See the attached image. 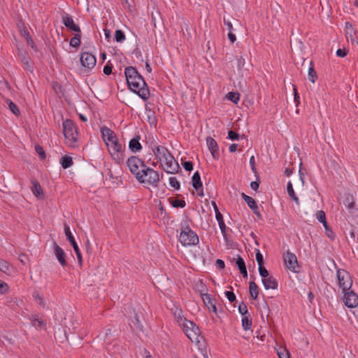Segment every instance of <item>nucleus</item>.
Listing matches in <instances>:
<instances>
[{"label":"nucleus","instance_id":"obj_2","mask_svg":"<svg viewBox=\"0 0 358 358\" xmlns=\"http://www.w3.org/2000/svg\"><path fill=\"white\" fill-rule=\"evenodd\" d=\"M63 133L66 144L71 148L78 147V132L74 122L66 119L63 122Z\"/></svg>","mask_w":358,"mask_h":358},{"label":"nucleus","instance_id":"obj_51","mask_svg":"<svg viewBox=\"0 0 358 358\" xmlns=\"http://www.w3.org/2000/svg\"><path fill=\"white\" fill-rule=\"evenodd\" d=\"M238 310L239 313L243 316H245V315L248 313V308L244 302L240 303L238 306Z\"/></svg>","mask_w":358,"mask_h":358},{"label":"nucleus","instance_id":"obj_58","mask_svg":"<svg viewBox=\"0 0 358 358\" xmlns=\"http://www.w3.org/2000/svg\"><path fill=\"white\" fill-rule=\"evenodd\" d=\"M256 260L259 264V266L264 265V258L259 251H258L256 254Z\"/></svg>","mask_w":358,"mask_h":358},{"label":"nucleus","instance_id":"obj_22","mask_svg":"<svg viewBox=\"0 0 358 358\" xmlns=\"http://www.w3.org/2000/svg\"><path fill=\"white\" fill-rule=\"evenodd\" d=\"M100 132H101V137H102L103 141L105 142V143H106L107 142H108L110 140H113L114 138H115L117 136L115 133L112 129H110V128H108L106 126L102 127L101 128Z\"/></svg>","mask_w":358,"mask_h":358},{"label":"nucleus","instance_id":"obj_30","mask_svg":"<svg viewBox=\"0 0 358 358\" xmlns=\"http://www.w3.org/2000/svg\"><path fill=\"white\" fill-rule=\"evenodd\" d=\"M146 115L148 122L150 124V126L156 127L157 124V120L155 116V111L151 109L146 110Z\"/></svg>","mask_w":358,"mask_h":358},{"label":"nucleus","instance_id":"obj_13","mask_svg":"<svg viewBox=\"0 0 358 358\" xmlns=\"http://www.w3.org/2000/svg\"><path fill=\"white\" fill-rule=\"evenodd\" d=\"M80 62L83 67L87 70H92L96 65V59L92 53L83 52L80 55Z\"/></svg>","mask_w":358,"mask_h":358},{"label":"nucleus","instance_id":"obj_17","mask_svg":"<svg viewBox=\"0 0 358 358\" xmlns=\"http://www.w3.org/2000/svg\"><path fill=\"white\" fill-rule=\"evenodd\" d=\"M343 204L345 205L346 208L348 210L349 213L350 214H353L357 210L355 203V199L353 195L350 193H347L345 194Z\"/></svg>","mask_w":358,"mask_h":358},{"label":"nucleus","instance_id":"obj_14","mask_svg":"<svg viewBox=\"0 0 358 358\" xmlns=\"http://www.w3.org/2000/svg\"><path fill=\"white\" fill-rule=\"evenodd\" d=\"M151 150L157 162L162 161V158L168 155V152H169L165 146L158 145L157 143H151Z\"/></svg>","mask_w":358,"mask_h":358},{"label":"nucleus","instance_id":"obj_7","mask_svg":"<svg viewBox=\"0 0 358 358\" xmlns=\"http://www.w3.org/2000/svg\"><path fill=\"white\" fill-rule=\"evenodd\" d=\"M336 278L339 287L342 289V291L350 289L352 285V278L348 271L345 269L337 268Z\"/></svg>","mask_w":358,"mask_h":358},{"label":"nucleus","instance_id":"obj_8","mask_svg":"<svg viewBox=\"0 0 358 358\" xmlns=\"http://www.w3.org/2000/svg\"><path fill=\"white\" fill-rule=\"evenodd\" d=\"M127 166L136 180L140 176L141 169L145 166V162L136 156H131L127 161Z\"/></svg>","mask_w":358,"mask_h":358},{"label":"nucleus","instance_id":"obj_37","mask_svg":"<svg viewBox=\"0 0 358 358\" xmlns=\"http://www.w3.org/2000/svg\"><path fill=\"white\" fill-rule=\"evenodd\" d=\"M227 97L233 103H237L240 100V94L238 92H230L227 94Z\"/></svg>","mask_w":358,"mask_h":358},{"label":"nucleus","instance_id":"obj_18","mask_svg":"<svg viewBox=\"0 0 358 358\" xmlns=\"http://www.w3.org/2000/svg\"><path fill=\"white\" fill-rule=\"evenodd\" d=\"M192 183L194 188L196 190L197 194L199 196H203V185L201 180V176L198 171H196L192 178Z\"/></svg>","mask_w":358,"mask_h":358},{"label":"nucleus","instance_id":"obj_23","mask_svg":"<svg viewBox=\"0 0 358 358\" xmlns=\"http://www.w3.org/2000/svg\"><path fill=\"white\" fill-rule=\"evenodd\" d=\"M172 314L179 326L186 322L187 320L184 317L183 313L181 308L175 307L171 309Z\"/></svg>","mask_w":358,"mask_h":358},{"label":"nucleus","instance_id":"obj_12","mask_svg":"<svg viewBox=\"0 0 358 358\" xmlns=\"http://www.w3.org/2000/svg\"><path fill=\"white\" fill-rule=\"evenodd\" d=\"M284 262L286 267L294 273H297L296 268L299 266L298 261L296 255L287 251L284 255Z\"/></svg>","mask_w":358,"mask_h":358},{"label":"nucleus","instance_id":"obj_1","mask_svg":"<svg viewBox=\"0 0 358 358\" xmlns=\"http://www.w3.org/2000/svg\"><path fill=\"white\" fill-rule=\"evenodd\" d=\"M124 75L129 89L143 100L147 101L150 96V90L143 76L133 66L126 67Z\"/></svg>","mask_w":358,"mask_h":358},{"label":"nucleus","instance_id":"obj_26","mask_svg":"<svg viewBox=\"0 0 358 358\" xmlns=\"http://www.w3.org/2000/svg\"><path fill=\"white\" fill-rule=\"evenodd\" d=\"M31 182L32 185L31 191L34 195L38 198L43 197V191L39 182L35 179H32Z\"/></svg>","mask_w":358,"mask_h":358},{"label":"nucleus","instance_id":"obj_57","mask_svg":"<svg viewBox=\"0 0 358 358\" xmlns=\"http://www.w3.org/2000/svg\"><path fill=\"white\" fill-rule=\"evenodd\" d=\"M113 66L111 64L107 63L106 66L103 67V73L108 76L112 73Z\"/></svg>","mask_w":358,"mask_h":358},{"label":"nucleus","instance_id":"obj_11","mask_svg":"<svg viewBox=\"0 0 358 358\" xmlns=\"http://www.w3.org/2000/svg\"><path fill=\"white\" fill-rule=\"evenodd\" d=\"M343 302L348 308H355L358 306V295L352 290L343 291Z\"/></svg>","mask_w":358,"mask_h":358},{"label":"nucleus","instance_id":"obj_28","mask_svg":"<svg viewBox=\"0 0 358 358\" xmlns=\"http://www.w3.org/2000/svg\"><path fill=\"white\" fill-rule=\"evenodd\" d=\"M287 194H288L289 196L296 203V204L297 206H299V204H300L299 199L298 196H296V194H295V192L293 189L292 183L291 181H289L287 182Z\"/></svg>","mask_w":358,"mask_h":358},{"label":"nucleus","instance_id":"obj_6","mask_svg":"<svg viewBox=\"0 0 358 358\" xmlns=\"http://www.w3.org/2000/svg\"><path fill=\"white\" fill-rule=\"evenodd\" d=\"M106 145L113 159L117 163L122 162L123 160L122 152L124 149L117 136L107 142Z\"/></svg>","mask_w":358,"mask_h":358},{"label":"nucleus","instance_id":"obj_24","mask_svg":"<svg viewBox=\"0 0 358 358\" xmlns=\"http://www.w3.org/2000/svg\"><path fill=\"white\" fill-rule=\"evenodd\" d=\"M262 280L266 289H276L278 288V282L273 275L265 278Z\"/></svg>","mask_w":358,"mask_h":358},{"label":"nucleus","instance_id":"obj_32","mask_svg":"<svg viewBox=\"0 0 358 358\" xmlns=\"http://www.w3.org/2000/svg\"><path fill=\"white\" fill-rule=\"evenodd\" d=\"M73 159L71 157L64 156L60 159V164L63 169H66L73 165Z\"/></svg>","mask_w":358,"mask_h":358},{"label":"nucleus","instance_id":"obj_4","mask_svg":"<svg viewBox=\"0 0 358 358\" xmlns=\"http://www.w3.org/2000/svg\"><path fill=\"white\" fill-rule=\"evenodd\" d=\"M180 230L179 241L183 246L196 245L199 243V236L187 223L182 224Z\"/></svg>","mask_w":358,"mask_h":358},{"label":"nucleus","instance_id":"obj_53","mask_svg":"<svg viewBox=\"0 0 358 358\" xmlns=\"http://www.w3.org/2000/svg\"><path fill=\"white\" fill-rule=\"evenodd\" d=\"M225 295L227 298V299L231 302L233 303L236 301V295L232 291H227L225 292Z\"/></svg>","mask_w":358,"mask_h":358},{"label":"nucleus","instance_id":"obj_35","mask_svg":"<svg viewBox=\"0 0 358 358\" xmlns=\"http://www.w3.org/2000/svg\"><path fill=\"white\" fill-rule=\"evenodd\" d=\"M80 45V33H76L70 40V45L78 48Z\"/></svg>","mask_w":358,"mask_h":358},{"label":"nucleus","instance_id":"obj_48","mask_svg":"<svg viewBox=\"0 0 358 358\" xmlns=\"http://www.w3.org/2000/svg\"><path fill=\"white\" fill-rule=\"evenodd\" d=\"M9 290L8 284L5 282L0 280V294H4Z\"/></svg>","mask_w":358,"mask_h":358},{"label":"nucleus","instance_id":"obj_9","mask_svg":"<svg viewBox=\"0 0 358 358\" xmlns=\"http://www.w3.org/2000/svg\"><path fill=\"white\" fill-rule=\"evenodd\" d=\"M185 335L192 341H196L200 334V329L193 322L187 320L180 325Z\"/></svg>","mask_w":358,"mask_h":358},{"label":"nucleus","instance_id":"obj_44","mask_svg":"<svg viewBox=\"0 0 358 358\" xmlns=\"http://www.w3.org/2000/svg\"><path fill=\"white\" fill-rule=\"evenodd\" d=\"M169 184L175 189L178 190L180 187V182L178 181L176 177L169 178Z\"/></svg>","mask_w":358,"mask_h":358},{"label":"nucleus","instance_id":"obj_29","mask_svg":"<svg viewBox=\"0 0 358 358\" xmlns=\"http://www.w3.org/2000/svg\"><path fill=\"white\" fill-rule=\"evenodd\" d=\"M249 291H250L251 297L252 299H254L255 300H256L259 295V287L254 281L250 282Z\"/></svg>","mask_w":358,"mask_h":358},{"label":"nucleus","instance_id":"obj_43","mask_svg":"<svg viewBox=\"0 0 358 358\" xmlns=\"http://www.w3.org/2000/svg\"><path fill=\"white\" fill-rule=\"evenodd\" d=\"M316 218L319 222L322 223V224H325L326 220V215L323 210H319L316 213Z\"/></svg>","mask_w":358,"mask_h":358},{"label":"nucleus","instance_id":"obj_39","mask_svg":"<svg viewBox=\"0 0 358 358\" xmlns=\"http://www.w3.org/2000/svg\"><path fill=\"white\" fill-rule=\"evenodd\" d=\"M242 327L244 330H249L252 327V320L248 316H243L242 319Z\"/></svg>","mask_w":358,"mask_h":358},{"label":"nucleus","instance_id":"obj_20","mask_svg":"<svg viewBox=\"0 0 358 358\" xmlns=\"http://www.w3.org/2000/svg\"><path fill=\"white\" fill-rule=\"evenodd\" d=\"M19 58L24 66V69L28 71H33V66L30 62V57L26 51H20L18 53Z\"/></svg>","mask_w":358,"mask_h":358},{"label":"nucleus","instance_id":"obj_50","mask_svg":"<svg viewBox=\"0 0 358 358\" xmlns=\"http://www.w3.org/2000/svg\"><path fill=\"white\" fill-rule=\"evenodd\" d=\"M293 92L294 102L296 103V106H298L300 104V96L299 94L298 93L296 87L295 85H294Z\"/></svg>","mask_w":358,"mask_h":358},{"label":"nucleus","instance_id":"obj_49","mask_svg":"<svg viewBox=\"0 0 358 358\" xmlns=\"http://www.w3.org/2000/svg\"><path fill=\"white\" fill-rule=\"evenodd\" d=\"M33 325L37 328H42L45 326V322L43 320L35 318L33 320Z\"/></svg>","mask_w":358,"mask_h":358},{"label":"nucleus","instance_id":"obj_42","mask_svg":"<svg viewBox=\"0 0 358 358\" xmlns=\"http://www.w3.org/2000/svg\"><path fill=\"white\" fill-rule=\"evenodd\" d=\"M245 202L247 203L249 208L252 210L255 211V210L258 209V206L255 201V200L250 196L249 198L245 199Z\"/></svg>","mask_w":358,"mask_h":358},{"label":"nucleus","instance_id":"obj_15","mask_svg":"<svg viewBox=\"0 0 358 358\" xmlns=\"http://www.w3.org/2000/svg\"><path fill=\"white\" fill-rule=\"evenodd\" d=\"M62 23L65 27L76 33H81V30L78 24H76L73 17L68 13H64L62 15Z\"/></svg>","mask_w":358,"mask_h":358},{"label":"nucleus","instance_id":"obj_31","mask_svg":"<svg viewBox=\"0 0 358 358\" xmlns=\"http://www.w3.org/2000/svg\"><path fill=\"white\" fill-rule=\"evenodd\" d=\"M169 201L173 208H185L186 202L184 200L177 199L173 197L169 199Z\"/></svg>","mask_w":358,"mask_h":358},{"label":"nucleus","instance_id":"obj_47","mask_svg":"<svg viewBox=\"0 0 358 358\" xmlns=\"http://www.w3.org/2000/svg\"><path fill=\"white\" fill-rule=\"evenodd\" d=\"M33 296L37 303H38L41 306H43V307L45 306V301L43 298L39 294V293L34 292Z\"/></svg>","mask_w":358,"mask_h":358},{"label":"nucleus","instance_id":"obj_10","mask_svg":"<svg viewBox=\"0 0 358 358\" xmlns=\"http://www.w3.org/2000/svg\"><path fill=\"white\" fill-rule=\"evenodd\" d=\"M64 232H65V235L66 236L67 240L69 241L71 246L73 248V250H74V251L76 254L77 258H78V263L81 266L82 262H83L81 252L80 251V249L78 248L77 243L75 241V238H74L73 234L71 232L69 227L67 226L66 224H65V226H64Z\"/></svg>","mask_w":358,"mask_h":358},{"label":"nucleus","instance_id":"obj_56","mask_svg":"<svg viewBox=\"0 0 358 358\" xmlns=\"http://www.w3.org/2000/svg\"><path fill=\"white\" fill-rule=\"evenodd\" d=\"M184 169L187 171H191L193 169V163L190 161L184 162L182 163Z\"/></svg>","mask_w":358,"mask_h":358},{"label":"nucleus","instance_id":"obj_61","mask_svg":"<svg viewBox=\"0 0 358 358\" xmlns=\"http://www.w3.org/2000/svg\"><path fill=\"white\" fill-rule=\"evenodd\" d=\"M336 55L339 57H344L347 55V51L345 49H338L336 50Z\"/></svg>","mask_w":358,"mask_h":358},{"label":"nucleus","instance_id":"obj_45","mask_svg":"<svg viewBox=\"0 0 358 358\" xmlns=\"http://www.w3.org/2000/svg\"><path fill=\"white\" fill-rule=\"evenodd\" d=\"M259 275H261L262 277V280L265 278H267L268 276H270L271 275L269 274V272L268 271V270L263 266H259Z\"/></svg>","mask_w":358,"mask_h":358},{"label":"nucleus","instance_id":"obj_16","mask_svg":"<svg viewBox=\"0 0 358 358\" xmlns=\"http://www.w3.org/2000/svg\"><path fill=\"white\" fill-rule=\"evenodd\" d=\"M203 290H201V296L203 302L207 308L215 313H217L216 300L211 297V295L207 293H203Z\"/></svg>","mask_w":358,"mask_h":358},{"label":"nucleus","instance_id":"obj_52","mask_svg":"<svg viewBox=\"0 0 358 358\" xmlns=\"http://www.w3.org/2000/svg\"><path fill=\"white\" fill-rule=\"evenodd\" d=\"M236 265L238 267L239 271L246 268L243 259L240 256L238 257L236 260Z\"/></svg>","mask_w":358,"mask_h":358},{"label":"nucleus","instance_id":"obj_38","mask_svg":"<svg viewBox=\"0 0 358 358\" xmlns=\"http://www.w3.org/2000/svg\"><path fill=\"white\" fill-rule=\"evenodd\" d=\"M325 229V234L327 237H329L331 241H334L336 238V234L333 231V230L328 225L327 222H326L325 224H323Z\"/></svg>","mask_w":358,"mask_h":358},{"label":"nucleus","instance_id":"obj_19","mask_svg":"<svg viewBox=\"0 0 358 358\" xmlns=\"http://www.w3.org/2000/svg\"><path fill=\"white\" fill-rule=\"evenodd\" d=\"M206 144L213 157L215 159H218L220 157L219 147L215 140L208 136L206 138Z\"/></svg>","mask_w":358,"mask_h":358},{"label":"nucleus","instance_id":"obj_36","mask_svg":"<svg viewBox=\"0 0 358 358\" xmlns=\"http://www.w3.org/2000/svg\"><path fill=\"white\" fill-rule=\"evenodd\" d=\"M0 271L6 274L10 273V268L8 262L0 259Z\"/></svg>","mask_w":358,"mask_h":358},{"label":"nucleus","instance_id":"obj_63","mask_svg":"<svg viewBox=\"0 0 358 358\" xmlns=\"http://www.w3.org/2000/svg\"><path fill=\"white\" fill-rule=\"evenodd\" d=\"M27 44L29 45H30L32 48H35V44H34V41L32 40L31 37L30 36L29 34L27 33Z\"/></svg>","mask_w":358,"mask_h":358},{"label":"nucleus","instance_id":"obj_25","mask_svg":"<svg viewBox=\"0 0 358 358\" xmlns=\"http://www.w3.org/2000/svg\"><path fill=\"white\" fill-rule=\"evenodd\" d=\"M140 138L141 137L138 135L130 140L129 143V148L131 152L136 153L142 150V145L139 142Z\"/></svg>","mask_w":358,"mask_h":358},{"label":"nucleus","instance_id":"obj_33","mask_svg":"<svg viewBox=\"0 0 358 358\" xmlns=\"http://www.w3.org/2000/svg\"><path fill=\"white\" fill-rule=\"evenodd\" d=\"M308 76V80L310 82H312L313 83H314L315 82V80H317V73L315 70L314 65L312 62H310V63Z\"/></svg>","mask_w":358,"mask_h":358},{"label":"nucleus","instance_id":"obj_60","mask_svg":"<svg viewBox=\"0 0 358 358\" xmlns=\"http://www.w3.org/2000/svg\"><path fill=\"white\" fill-rule=\"evenodd\" d=\"M215 266L218 269H223L225 267L224 262L222 259H217L215 262Z\"/></svg>","mask_w":358,"mask_h":358},{"label":"nucleus","instance_id":"obj_34","mask_svg":"<svg viewBox=\"0 0 358 358\" xmlns=\"http://www.w3.org/2000/svg\"><path fill=\"white\" fill-rule=\"evenodd\" d=\"M6 103L8 104L9 109L12 111V113L14 115H15L17 116L20 115V110H19L17 106L14 102H13L10 99H7Z\"/></svg>","mask_w":358,"mask_h":358},{"label":"nucleus","instance_id":"obj_62","mask_svg":"<svg viewBox=\"0 0 358 358\" xmlns=\"http://www.w3.org/2000/svg\"><path fill=\"white\" fill-rule=\"evenodd\" d=\"M250 165L251 166V169L252 170V171L256 172L255 156H252L250 158Z\"/></svg>","mask_w":358,"mask_h":358},{"label":"nucleus","instance_id":"obj_55","mask_svg":"<svg viewBox=\"0 0 358 358\" xmlns=\"http://www.w3.org/2000/svg\"><path fill=\"white\" fill-rule=\"evenodd\" d=\"M228 138L232 141L238 140L239 138V134L233 130H230L228 132Z\"/></svg>","mask_w":358,"mask_h":358},{"label":"nucleus","instance_id":"obj_59","mask_svg":"<svg viewBox=\"0 0 358 358\" xmlns=\"http://www.w3.org/2000/svg\"><path fill=\"white\" fill-rule=\"evenodd\" d=\"M245 64V58H243L242 56H241L240 57L238 58V61H237L238 69H242L244 66Z\"/></svg>","mask_w":358,"mask_h":358},{"label":"nucleus","instance_id":"obj_46","mask_svg":"<svg viewBox=\"0 0 358 358\" xmlns=\"http://www.w3.org/2000/svg\"><path fill=\"white\" fill-rule=\"evenodd\" d=\"M35 150L38 154V155L41 159H45V157H46L45 152L43 148L41 145H36Z\"/></svg>","mask_w":358,"mask_h":358},{"label":"nucleus","instance_id":"obj_27","mask_svg":"<svg viewBox=\"0 0 358 358\" xmlns=\"http://www.w3.org/2000/svg\"><path fill=\"white\" fill-rule=\"evenodd\" d=\"M215 218L218 222L220 229L221 230L222 234L225 240L227 239V227L224 223L223 216L222 213H217Z\"/></svg>","mask_w":358,"mask_h":358},{"label":"nucleus","instance_id":"obj_5","mask_svg":"<svg viewBox=\"0 0 358 358\" xmlns=\"http://www.w3.org/2000/svg\"><path fill=\"white\" fill-rule=\"evenodd\" d=\"M159 162H160L159 167L167 173H177L180 169L178 162L175 159L170 151L168 152V155L162 158V161H159Z\"/></svg>","mask_w":358,"mask_h":358},{"label":"nucleus","instance_id":"obj_64","mask_svg":"<svg viewBox=\"0 0 358 358\" xmlns=\"http://www.w3.org/2000/svg\"><path fill=\"white\" fill-rule=\"evenodd\" d=\"M259 187V180H257V181H253L250 183V187L255 190V191H257L258 188Z\"/></svg>","mask_w":358,"mask_h":358},{"label":"nucleus","instance_id":"obj_21","mask_svg":"<svg viewBox=\"0 0 358 358\" xmlns=\"http://www.w3.org/2000/svg\"><path fill=\"white\" fill-rule=\"evenodd\" d=\"M54 251H55V255L57 259H58L59 262L60 263V264L63 267H65L67 265V262L66 261V254L64 252L63 249L60 246H59L57 244H55Z\"/></svg>","mask_w":358,"mask_h":358},{"label":"nucleus","instance_id":"obj_41","mask_svg":"<svg viewBox=\"0 0 358 358\" xmlns=\"http://www.w3.org/2000/svg\"><path fill=\"white\" fill-rule=\"evenodd\" d=\"M277 354L279 358H290L288 350L282 347L277 349Z\"/></svg>","mask_w":358,"mask_h":358},{"label":"nucleus","instance_id":"obj_40","mask_svg":"<svg viewBox=\"0 0 358 358\" xmlns=\"http://www.w3.org/2000/svg\"><path fill=\"white\" fill-rule=\"evenodd\" d=\"M115 38L117 43H122L126 39L125 34L122 30L117 29L115 31Z\"/></svg>","mask_w":358,"mask_h":358},{"label":"nucleus","instance_id":"obj_3","mask_svg":"<svg viewBox=\"0 0 358 358\" xmlns=\"http://www.w3.org/2000/svg\"><path fill=\"white\" fill-rule=\"evenodd\" d=\"M137 181L142 184H148L154 187H157L160 182L159 173L157 171L145 165L144 169H141Z\"/></svg>","mask_w":358,"mask_h":358},{"label":"nucleus","instance_id":"obj_54","mask_svg":"<svg viewBox=\"0 0 358 358\" xmlns=\"http://www.w3.org/2000/svg\"><path fill=\"white\" fill-rule=\"evenodd\" d=\"M133 324L136 327V329H142L143 328V325L141 324V322L139 320V317L137 315V314H135V316H134V320H133Z\"/></svg>","mask_w":358,"mask_h":358}]
</instances>
